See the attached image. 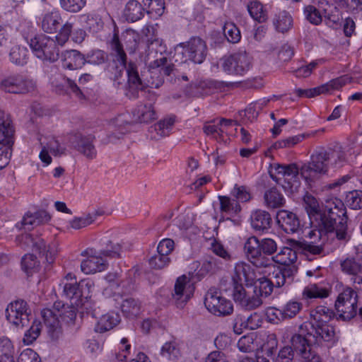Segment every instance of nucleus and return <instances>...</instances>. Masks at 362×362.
Masks as SVG:
<instances>
[{"label":"nucleus","mask_w":362,"mask_h":362,"mask_svg":"<svg viewBox=\"0 0 362 362\" xmlns=\"http://www.w3.org/2000/svg\"><path fill=\"white\" fill-rule=\"evenodd\" d=\"M346 162V152L339 144L319 147L311 154L310 161L300 166V175L310 184L325 175L329 168H339Z\"/></svg>","instance_id":"f257e3e1"},{"label":"nucleus","mask_w":362,"mask_h":362,"mask_svg":"<svg viewBox=\"0 0 362 362\" xmlns=\"http://www.w3.org/2000/svg\"><path fill=\"white\" fill-rule=\"evenodd\" d=\"M346 162V152L339 144L319 147L311 154L310 161L300 166V175L310 184L325 175L329 168H339Z\"/></svg>","instance_id":"f03ea898"},{"label":"nucleus","mask_w":362,"mask_h":362,"mask_svg":"<svg viewBox=\"0 0 362 362\" xmlns=\"http://www.w3.org/2000/svg\"><path fill=\"white\" fill-rule=\"evenodd\" d=\"M346 162V152L339 144L319 147L311 154L310 161L300 166V175L310 184L325 175L329 168H339Z\"/></svg>","instance_id":"7ed1b4c3"},{"label":"nucleus","mask_w":362,"mask_h":362,"mask_svg":"<svg viewBox=\"0 0 362 362\" xmlns=\"http://www.w3.org/2000/svg\"><path fill=\"white\" fill-rule=\"evenodd\" d=\"M346 162V152L339 144L319 147L311 154L310 161L300 166V175L310 184L325 175L329 168H339Z\"/></svg>","instance_id":"20e7f679"},{"label":"nucleus","mask_w":362,"mask_h":362,"mask_svg":"<svg viewBox=\"0 0 362 362\" xmlns=\"http://www.w3.org/2000/svg\"><path fill=\"white\" fill-rule=\"evenodd\" d=\"M151 72V79L147 83L140 76L137 66L135 63L129 62L127 64V93L130 98H138L139 90H144L146 86L158 88L163 82V75L170 76L174 69V65L166 57H160L151 62L148 65Z\"/></svg>","instance_id":"39448f33"},{"label":"nucleus","mask_w":362,"mask_h":362,"mask_svg":"<svg viewBox=\"0 0 362 362\" xmlns=\"http://www.w3.org/2000/svg\"><path fill=\"white\" fill-rule=\"evenodd\" d=\"M347 219L344 203L335 198L326 202L322 218L318 220L316 227L320 234L333 233L339 240L348 241L351 236L348 232Z\"/></svg>","instance_id":"423d86ee"},{"label":"nucleus","mask_w":362,"mask_h":362,"mask_svg":"<svg viewBox=\"0 0 362 362\" xmlns=\"http://www.w3.org/2000/svg\"><path fill=\"white\" fill-rule=\"evenodd\" d=\"M218 63L227 75L243 76L252 67V58L245 51H239L225 54Z\"/></svg>","instance_id":"0eeeda50"},{"label":"nucleus","mask_w":362,"mask_h":362,"mask_svg":"<svg viewBox=\"0 0 362 362\" xmlns=\"http://www.w3.org/2000/svg\"><path fill=\"white\" fill-rule=\"evenodd\" d=\"M57 45V41L45 35L35 37L30 42V46L37 58L52 62L59 57Z\"/></svg>","instance_id":"6e6552de"},{"label":"nucleus","mask_w":362,"mask_h":362,"mask_svg":"<svg viewBox=\"0 0 362 362\" xmlns=\"http://www.w3.org/2000/svg\"><path fill=\"white\" fill-rule=\"evenodd\" d=\"M93 286L90 281H76L67 282L62 281L59 286L62 288V296L71 301L70 307L78 305L83 299L90 298V288Z\"/></svg>","instance_id":"1a4fd4ad"},{"label":"nucleus","mask_w":362,"mask_h":362,"mask_svg":"<svg viewBox=\"0 0 362 362\" xmlns=\"http://www.w3.org/2000/svg\"><path fill=\"white\" fill-rule=\"evenodd\" d=\"M35 88L33 80L19 74L5 76L0 80V90L4 93L26 94Z\"/></svg>","instance_id":"9d476101"},{"label":"nucleus","mask_w":362,"mask_h":362,"mask_svg":"<svg viewBox=\"0 0 362 362\" xmlns=\"http://www.w3.org/2000/svg\"><path fill=\"white\" fill-rule=\"evenodd\" d=\"M204 305L213 315H229L233 311L232 302L223 298L218 289L214 287L209 288L207 291L204 298Z\"/></svg>","instance_id":"9b49d317"},{"label":"nucleus","mask_w":362,"mask_h":362,"mask_svg":"<svg viewBox=\"0 0 362 362\" xmlns=\"http://www.w3.org/2000/svg\"><path fill=\"white\" fill-rule=\"evenodd\" d=\"M182 48L181 54L185 57V62L189 60L195 64H202L208 53L206 43L199 37H192L185 43H181Z\"/></svg>","instance_id":"f8f14e48"},{"label":"nucleus","mask_w":362,"mask_h":362,"mask_svg":"<svg viewBox=\"0 0 362 362\" xmlns=\"http://www.w3.org/2000/svg\"><path fill=\"white\" fill-rule=\"evenodd\" d=\"M357 293L351 287H345L335 302L338 317H356L357 314Z\"/></svg>","instance_id":"ddd939ff"},{"label":"nucleus","mask_w":362,"mask_h":362,"mask_svg":"<svg viewBox=\"0 0 362 362\" xmlns=\"http://www.w3.org/2000/svg\"><path fill=\"white\" fill-rule=\"evenodd\" d=\"M243 251L247 259L256 267H267L272 264L269 257L261 255L260 240L256 236H250L245 240Z\"/></svg>","instance_id":"4468645a"},{"label":"nucleus","mask_w":362,"mask_h":362,"mask_svg":"<svg viewBox=\"0 0 362 362\" xmlns=\"http://www.w3.org/2000/svg\"><path fill=\"white\" fill-rule=\"evenodd\" d=\"M18 243L23 247H31L33 251L45 257L48 262H52L56 255V251L50 246L47 247L45 240L40 237H33L31 234H23L17 238Z\"/></svg>","instance_id":"2eb2a0df"},{"label":"nucleus","mask_w":362,"mask_h":362,"mask_svg":"<svg viewBox=\"0 0 362 362\" xmlns=\"http://www.w3.org/2000/svg\"><path fill=\"white\" fill-rule=\"evenodd\" d=\"M300 329H305L308 335L320 337L326 341H331L334 335L333 327L317 318H311L310 320L304 322L300 326Z\"/></svg>","instance_id":"dca6fc26"},{"label":"nucleus","mask_w":362,"mask_h":362,"mask_svg":"<svg viewBox=\"0 0 362 362\" xmlns=\"http://www.w3.org/2000/svg\"><path fill=\"white\" fill-rule=\"evenodd\" d=\"M174 291L173 297L177 307L182 308L192 296L194 291V286L189 277L186 275H182L177 279Z\"/></svg>","instance_id":"f3484780"},{"label":"nucleus","mask_w":362,"mask_h":362,"mask_svg":"<svg viewBox=\"0 0 362 362\" xmlns=\"http://www.w3.org/2000/svg\"><path fill=\"white\" fill-rule=\"evenodd\" d=\"M93 137L85 136L76 133L69 138V141L76 150L83 154L87 159L93 160L97 156V150L93 144Z\"/></svg>","instance_id":"a211bd4d"},{"label":"nucleus","mask_w":362,"mask_h":362,"mask_svg":"<svg viewBox=\"0 0 362 362\" xmlns=\"http://www.w3.org/2000/svg\"><path fill=\"white\" fill-rule=\"evenodd\" d=\"M98 253L93 249H87L82 253L83 255H87V258L81 264V269L83 273L89 274L106 269L107 264Z\"/></svg>","instance_id":"6ab92c4d"},{"label":"nucleus","mask_w":362,"mask_h":362,"mask_svg":"<svg viewBox=\"0 0 362 362\" xmlns=\"http://www.w3.org/2000/svg\"><path fill=\"white\" fill-rule=\"evenodd\" d=\"M279 226L286 233H295L301 229V223L298 216L286 210H280L276 214Z\"/></svg>","instance_id":"aec40b11"},{"label":"nucleus","mask_w":362,"mask_h":362,"mask_svg":"<svg viewBox=\"0 0 362 362\" xmlns=\"http://www.w3.org/2000/svg\"><path fill=\"white\" fill-rule=\"evenodd\" d=\"M296 272V266L278 267L274 269L269 279L274 286L280 288L286 284H291Z\"/></svg>","instance_id":"412c9836"},{"label":"nucleus","mask_w":362,"mask_h":362,"mask_svg":"<svg viewBox=\"0 0 362 362\" xmlns=\"http://www.w3.org/2000/svg\"><path fill=\"white\" fill-rule=\"evenodd\" d=\"M61 62L62 67L69 70L81 69L86 64L85 55L76 49L62 52Z\"/></svg>","instance_id":"4be33fe9"},{"label":"nucleus","mask_w":362,"mask_h":362,"mask_svg":"<svg viewBox=\"0 0 362 362\" xmlns=\"http://www.w3.org/2000/svg\"><path fill=\"white\" fill-rule=\"evenodd\" d=\"M134 119L139 123H149L157 118V113L151 103L139 104L133 110Z\"/></svg>","instance_id":"5701e85b"},{"label":"nucleus","mask_w":362,"mask_h":362,"mask_svg":"<svg viewBox=\"0 0 362 362\" xmlns=\"http://www.w3.org/2000/svg\"><path fill=\"white\" fill-rule=\"evenodd\" d=\"M62 22V16L58 11H52L42 15L41 28L47 33H54L57 31Z\"/></svg>","instance_id":"b1692460"},{"label":"nucleus","mask_w":362,"mask_h":362,"mask_svg":"<svg viewBox=\"0 0 362 362\" xmlns=\"http://www.w3.org/2000/svg\"><path fill=\"white\" fill-rule=\"evenodd\" d=\"M288 246L284 247L279 252L273 256L270 259L281 266H294L293 264L297 260V250L298 248L291 247L288 243Z\"/></svg>","instance_id":"393cba45"},{"label":"nucleus","mask_w":362,"mask_h":362,"mask_svg":"<svg viewBox=\"0 0 362 362\" xmlns=\"http://www.w3.org/2000/svg\"><path fill=\"white\" fill-rule=\"evenodd\" d=\"M6 317H29L32 315L31 309L26 301L18 299L11 302L5 309Z\"/></svg>","instance_id":"a878e982"},{"label":"nucleus","mask_w":362,"mask_h":362,"mask_svg":"<svg viewBox=\"0 0 362 362\" xmlns=\"http://www.w3.org/2000/svg\"><path fill=\"white\" fill-rule=\"evenodd\" d=\"M303 206L306 210L312 223L317 225L318 220L322 218V211L317 200L310 194L305 195Z\"/></svg>","instance_id":"bb28decb"},{"label":"nucleus","mask_w":362,"mask_h":362,"mask_svg":"<svg viewBox=\"0 0 362 362\" xmlns=\"http://www.w3.org/2000/svg\"><path fill=\"white\" fill-rule=\"evenodd\" d=\"M127 124L128 122L124 115H120L112 119L110 123L112 132L108 135L109 141L115 143L119 139L127 132L126 128Z\"/></svg>","instance_id":"cd10ccee"},{"label":"nucleus","mask_w":362,"mask_h":362,"mask_svg":"<svg viewBox=\"0 0 362 362\" xmlns=\"http://www.w3.org/2000/svg\"><path fill=\"white\" fill-rule=\"evenodd\" d=\"M110 55L112 58V62H127V54L124 50L123 45L119 37L118 32L115 30V33L110 41Z\"/></svg>","instance_id":"c85d7f7f"},{"label":"nucleus","mask_w":362,"mask_h":362,"mask_svg":"<svg viewBox=\"0 0 362 362\" xmlns=\"http://www.w3.org/2000/svg\"><path fill=\"white\" fill-rule=\"evenodd\" d=\"M251 226L258 231H263L268 229L272 223L270 214L265 211L257 210L254 211L250 217Z\"/></svg>","instance_id":"c756f323"},{"label":"nucleus","mask_w":362,"mask_h":362,"mask_svg":"<svg viewBox=\"0 0 362 362\" xmlns=\"http://www.w3.org/2000/svg\"><path fill=\"white\" fill-rule=\"evenodd\" d=\"M252 279L253 277L250 264L244 262L235 264L234 274L232 276L233 283L243 284V282H250Z\"/></svg>","instance_id":"7c9ffc66"},{"label":"nucleus","mask_w":362,"mask_h":362,"mask_svg":"<svg viewBox=\"0 0 362 362\" xmlns=\"http://www.w3.org/2000/svg\"><path fill=\"white\" fill-rule=\"evenodd\" d=\"M273 24L278 32L284 33L292 27L293 18L286 11H280L274 15Z\"/></svg>","instance_id":"2f4dec72"},{"label":"nucleus","mask_w":362,"mask_h":362,"mask_svg":"<svg viewBox=\"0 0 362 362\" xmlns=\"http://www.w3.org/2000/svg\"><path fill=\"white\" fill-rule=\"evenodd\" d=\"M124 16L127 21L136 22L144 16V8L137 1H129L124 10Z\"/></svg>","instance_id":"473e14b6"},{"label":"nucleus","mask_w":362,"mask_h":362,"mask_svg":"<svg viewBox=\"0 0 362 362\" xmlns=\"http://www.w3.org/2000/svg\"><path fill=\"white\" fill-rule=\"evenodd\" d=\"M220 202V211L222 214L235 216L241 211L238 202L227 196H218Z\"/></svg>","instance_id":"72a5a7b5"},{"label":"nucleus","mask_w":362,"mask_h":362,"mask_svg":"<svg viewBox=\"0 0 362 362\" xmlns=\"http://www.w3.org/2000/svg\"><path fill=\"white\" fill-rule=\"evenodd\" d=\"M140 35L138 32L127 29L122 33L121 40L124 43L130 54L134 53L139 47Z\"/></svg>","instance_id":"f704fd0d"},{"label":"nucleus","mask_w":362,"mask_h":362,"mask_svg":"<svg viewBox=\"0 0 362 362\" xmlns=\"http://www.w3.org/2000/svg\"><path fill=\"white\" fill-rule=\"evenodd\" d=\"M67 308L69 309V313L72 317H76L78 315L80 317H94L95 315L93 304L88 298L83 299L78 305L67 307Z\"/></svg>","instance_id":"c9c22d12"},{"label":"nucleus","mask_w":362,"mask_h":362,"mask_svg":"<svg viewBox=\"0 0 362 362\" xmlns=\"http://www.w3.org/2000/svg\"><path fill=\"white\" fill-rule=\"evenodd\" d=\"M264 198L266 205L272 209L281 207L285 202L283 194L274 187L267 190Z\"/></svg>","instance_id":"e433bc0d"},{"label":"nucleus","mask_w":362,"mask_h":362,"mask_svg":"<svg viewBox=\"0 0 362 362\" xmlns=\"http://www.w3.org/2000/svg\"><path fill=\"white\" fill-rule=\"evenodd\" d=\"M28 49L25 47L14 46L9 53L10 62L16 65L23 66L27 64L28 59Z\"/></svg>","instance_id":"4c0bfd02"},{"label":"nucleus","mask_w":362,"mask_h":362,"mask_svg":"<svg viewBox=\"0 0 362 362\" xmlns=\"http://www.w3.org/2000/svg\"><path fill=\"white\" fill-rule=\"evenodd\" d=\"M13 133V130L8 115L0 110V143H8Z\"/></svg>","instance_id":"58836bf2"},{"label":"nucleus","mask_w":362,"mask_h":362,"mask_svg":"<svg viewBox=\"0 0 362 362\" xmlns=\"http://www.w3.org/2000/svg\"><path fill=\"white\" fill-rule=\"evenodd\" d=\"M62 301H56L52 309L45 308L41 311V317H72L69 313V309Z\"/></svg>","instance_id":"ea45409f"},{"label":"nucleus","mask_w":362,"mask_h":362,"mask_svg":"<svg viewBox=\"0 0 362 362\" xmlns=\"http://www.w3.org/2000/svg\"><path fill=\"white\" fill-rule=\"evenodd\" d=\"M101 249L100 255L109 257H119L121 252V245L119 243H114L112 240L104 238L100 241Z\"/></svg>","instance_id":"a19ab883"},{"label":"nucleus","mask_w":362,"mask_h":362,"mask_svg":"<svg viewBox=\"0 0 362 362\" xmlns=\"http://www.w3.org/2000/svg\"><path fill=\"white\" fill-rule=\"evenodd\" d=\"M47 333L52 341L57 340L62 334L59 318H42Z\"/></svg>","instance_id":"79ce46f5"},{"label":"nucleus","mask_w":362,"mask_h":362,"mask_svg":"<svg viewBox=\"0 0 362 362\" xmlns=\"http://www.w3.org/2000/svg\"><path fill=\"white\" fill-rule=\"evenodd\" d=\"M247 11L251 17L259 23H263L267 19V11L264 9L263 5L257 0L251 1L248 4Z\"/></svg>","instance_id":"37998d69"},{"label":"nucleus","mask_w":362,"mask_h":362,"mask_svg":"<svg viewBox=\"0 0 362 362\" xmlns=\"http://www.w3.org/2000/svg\"><path fill=\"white\" fill-rule=\"evenodd\" d=\"M341 270L349 275L362 274V259L346 258L341 262Z\"/></svg>","instance_id":"c03bdc74"},{"label":"nucleus","mask_w":362,"mask_h":362,"mask_svg":"<svg viewBox=\"0 0 362 362\" xmlns=\"http://www.w3.org/2000/svg\"><path fill=\"white\" fill-rule=\"evenodd\" d=\"M81 18L90 32L98 33L103 28V21L98 14L87 13L81 16Z\"/></svg>","instance_id":"a18cd8bd"},{"label":"nucleus","mask_w":362,"mask_h":362,"mask_svg":"<svg viewBox=\"0 0 362 362\" xmlns=\"http://www.w3.org/2000/svg\"><path fill=\"white\" fill-rule=\"evenodd\" d=\"M300 168H298L296 164L277 165L274 167L275 172L288 180L296 179L298 175L300 174Z\"/></svg>","instance_id":"49530a36"},{"label":"nucleus","mask_w":362,"mask_h":362,"mask_svg":"<svg viewBox=\"0 0 362 362\" xmlns=\"http://www.w3.org/2000/svg\"><path fill=\"white\" fill-rule=\"evenodd\" d=\"M100 215H102V213L95 211L91 214H88L86 216L74 218L73 220L70 221L69 224L71 228L78 230L93 223L96 218Z\"/></svg>","instance_id":"de8ad7c7"},{"label":"nucleus","mask_w":362,"mask_h":362,"mask_svg":"<svg viewBox=\"0 0 362 362\" xmlns=\"http://www.w3.org/2000/svg\"><path fill=\"white\" fill-rule=\"evenodd\" d=\"M288 243L294 248L302 250L305 252H309L312 255H319L322 252V247L315 245L306 241H300L294 239H288Z\"/></svg>","instance_id":"09e8293b"},{"label":"nucleus","mask_w":362,"mask_h":362,"mask_svg":"<svg viewBox=\"0 0 362 362\" xmlns=\"http://www.w3.org/2000/svg\"><path fill=\"white\" fill-rule=\"evenodd\" d=\"M329 295L326 288L319 287L317 284H310L306 286L303 291V298L304 299L323 298Z\"/></svg>","instance_id":"8fccbe9b"},{"label":"nucleus","mask_w":362,"mask_h":362,"mask_svg":"<svg viewBox=\"0 0 362 362\" xmlns=\"http://www.w3.org/2000/svg\"><path fill=\"white\" fill-rule=\"evenodd\" d=\"M291 346L292 349L298 352L302 356L305 355L308 352L310 349L308 344V339L303 336V334H296L291 338Z\"/></svg>","instance_id":"3c124183"},{"label":"nucleus","mask_w":362,"mask_h":362,"mask_svg":"<svg viewBox=\"0 0 362 362\" xmlns=\"http://www.w3.org/2000/svg\"><path fill=\"white\" fill-rule=\"evenodd\" d=\"M42 323L35 319L29 329H28L23 337V341L25 344H32L40 336L42 329Z\"/></svg>","instance_id":"603ef678"},{"label":"nucleus","mask_w":362,"mask_h":362,"mask_svg":"<svg viewBox=\"0 0 362 362\" xmlns=\"http://www.w3.org/2000/svg\"><path fill=\"white\" fill-rule=\"evenodd\" d=\"M174 123V118H165L155 124L152 128L158 137H164L169 135Z\"/></svg>","instance_id":"864d4df0"},{"label":"nucleus","mask_w":362,"mask_h":362,"mask_svg":"<svg viewBox=\"0 0 362 362\" xmlns=\"http://www.w3.org/2000/svg\"><path fill=\"white\" fill-rule=\"evenodd\" d=\"M94 331L98 333L107 332L119 324V318H96Z\"/></svg>","instance_id":"5fc2aeb1"},{"label":"nucleus","mask_w":362,"mask_h":362,"mask_svg":"<svg viewBox=\"0 0 362 362\" xmlns=\"http://www.w3.org/2000/svg\"><path fill=\"white\" fill-rule=\"evenodd\" d=\"M223 267V262L215 257H209L203 262L200 272L202 274L209 273L214 274L221 269Z\"/></svg>","instance_id":"6e6d98bb"},{"label":"nucleus","mask_w":362,"mask_h":362,"mask_svg":"<svg viewBox=\"0 0 362 362\" xmlns=\"http://www.w3.org/2000/svg\"><path fill=\"white\" fill-rule=\"evenodd\" d=\"M121 310L125 317H137L139 315L140 305L134 299L127 298L121 305Z\"/></svg>","instance_id":"4d7b16f0"},{"label":"nucleus","mask_w":362,"mask_h":362,"mask_svg":"<svg viewBox=\"0 0 362 362\" xmlns=\"http://www.w3.org/2000/svg\"><path fill=\"white\" fill-rule=\"evenodd\" d=\"M223 33L227 40L230 43H237L241 39L240 31L233 23H226L223 26Z\"/></svg>","instance_id":"13d9d810"},{"label":"nucleus","mask_w":362,"mask_h":362,"mask_svg":"<svg viewBox=\"0 0 362 362\" xmlns=\"http://www.w3.org/2000/svg\"><path fill=\"white\" fill-rule=\"evenodd\" d=\"M203 131L207 136H210L217 141L223 140L224 129L220 127L218 123L216 124L214 122H206Z\"/></svg>","instance_id":"bf43d9fd"},{"label":"nucleus","mask_w":362,"mask_h":362,"mask_svg":"<svg viewBox=\"0 0 362 362\" xmlns=\"http://www.w3.org/2000/svg\"><path fill=\"white\" fill-rule=\"evenodd\" d=\"M278 346V340L274 334L267 335L265 341L260 346L261 351L267 356H274Z\"/></svg>","instance_id":"052dcab7"},{"label":"nucleus","mask_w":362,"mask_h":362,"mask_svg":"<svg viewBox=\"0 0 362 362\" xmlns=\"http://www.w3.org/2000/svg\"><path fill=\"white\" fill-rule=\"evenodd\" d=\"M61 7L70 13L79 12L86 4V0H59Z\"/></svg>","instance_id":"680f3d73"},{"label":"nucleus","mask_w":362,"mask_h":362,"mask_svg":"<svg viewBox=\"0 0 362 362\" xmlns=\"http://www.w3.org/2000/svg\"><path fill=\"white\" fill-rule=\"evenodd\" d=\"M23 269L28 274L35 272L40 266V262L33 254H27L23 256L21 260Z\"/></svg>","instance_id":"e2e57ef3"},{"label":"nucleus","mask_w":362,"mask_h":362,"mask_svg":"<svg viewBox=\"0 0 362 362\" xmlns=\"http://www.w3.org/2000/svg\"><path fill=\"white\" fill-rule=\"evenodd\" d=\"M260 240L261 255L264 257H268L274 255L277 250V244L272 238H262Z\"/></svg>","instance_id":"0e129e2a"},{"label":"nucleus","mask_w":362,"mask_h":362,"mask_svg":"<svg viewBox=\"0 0 362 362\" xmlns=\"http://www.w3.org/2000/svg\"><path fill=\"white\" fill-rule=\"evenodd\" d=\"M73 25V23L67 21L62 26L59 33L55 37L58 45L63 46L69 40Z\"/></svg>","instance_id":"69168bd1"},{"label":"nucleus","mask_w":362,"mask_h":362,"mask_svg":"<svg viewBox=\"0 0 362 362\" xmlns=\"http://www.w3.org/2000/svg\"><path fill=\"white\" fill-rule=\"evenodd\" d=\"M346 204L352 209H360L362 208V192H349L346 197Z\"/></svg>","instance_id":"338daca9"},{"label":"nucleus","mask_w":362,"mask_h":362,"mask_svg":"<svg viewBox=\"0 0 362 362\" xmlns=\"http://www.w3.org/2000/svg\"><path fill=\"white\" fill-rule=\"evenodd\" d=\"M170 262V259L169 257L158 252L152 256L148 260L150 267L155 269H162L167 267Z\"/></svg>","instance_id":"774afa93"}]
</instances>
